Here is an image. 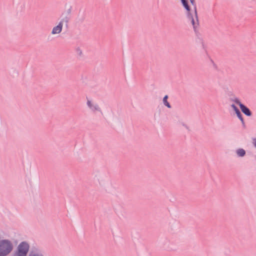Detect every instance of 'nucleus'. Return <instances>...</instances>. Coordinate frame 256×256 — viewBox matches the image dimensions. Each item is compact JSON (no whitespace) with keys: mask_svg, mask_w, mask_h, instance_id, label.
I'll return each instance as SVG.
<instances>
[{"mask_svg":"<svg viewBox=\"0 0 256 256\" xmlns=\"http://www.w3.org/2000/svg\"><path fill=\"white\" fill-rule=\"evenodd\" d=\"M12 244L7 240L0 241V256H5L12 250Z\"/></svg>","mask_w":256,"mask_h":256,"instance_id":"nucleus-1","label":"nucleus"},{"mask_svg":"<svg viewBox=\"0 0 256 256\" xmlns=\"http://www.w3.org/2000/svg\"><path fill=\"white\" fill-rule=\"evenodd\" d=\"M29 248V244L27 242H22L17 248V256H26Z\"/></svg>","mask_w":256,"mask_h":256,"instance_id":"nucleus-2","label":"nucleus"},{"mask_svg":"<svg viewBox=\"0 0 256 256\" xmlns=\"http://www.w3.org/2000/svg\"><path fill=\"white\" fill-rule=\"evenodd\" d=\"M183 6L186 8V10L188 11V17L190 18L191 20V22L192 24L193 25L194 28L195 29L196 27V23L195 22L194 19L192 17V14L190 13V8L188 4V2L187 0H180Z\"/></svg>","mask_w":256,"mask_h":256,"instance_id":"nucleus-3","label":"nucleus"},{"mask_svg":"<svg viewBox=\"0 0 256 256\" xmlns=\"http://www.w3.org/2000/svg\"><path fill=\"white\" fill-rule=\"evenodd\" d=\"M234 102L237 104L239 105L242 111L246 116H250L252 115V112L246 106L242 104L238 99H236Z\"/></svg>","mask_w":256,"mask_h":256,"instance_id":"nucleus-4","label":"nucleus"},{"mask_svg":"<svg viewBox=\"0 0 256 256\" xmlns=\"http://www.w3.org/2000/svg\"><path fill=\"white\" fill-rule=\"evenodd\" d=\"M62 22H59L58 24L54 26L52 30V34H60L62 30Z\"/></svg>","mask_w":256,"mask_h":256,"instance_id":"nucleus-5","label":"nucleus"},{"mask_svg":"<svg viewBox=\"0 0 256 256\" xmlns=\"http://www.w3.org/2000/svg\"><path fill=\"white\" fill-rule=\"evenodd\" d=\"M232 106L233 108L235 110L236 113L238 117V118L240 120V121L244 124V120L242 118V116L240 112V110L234 104H232Z\"/></svg>","mask_w":256,"mask_h":256,"instance_id":"nucleus-6","label":"nucleus"},{"mask_svg":"<svg viewBox=\"0 0 256 256\" xmlns=\"http://www.w3.org/2000/svg\"><path fill=\"white\" fill-rule=\"evenodd\" d=\"M190 3L194 6V13H195V16L196 21L197 22H198V14H197V11H196V4L195 3L194 0H190Z\"/></svg>","mask_w":256,"mask_h":256,"instance_id":"nucleus-7","label":"nucleus"},{"mask_svg":"<svg viewBox=\"0 0 256 256\" xmlns=\"http://www.w3.org/2000/svg\"><path fill=\"white\" fill-rule=\"evenodd\" d=\"M236 154L239 156H244L246 154V152L242 148H239L236 150Z\"/></svg>","mask_w":256,"mask_h":256,"instance_id":"nucleus-8","label":"nucleus"},{"mask_svg":"<svg viewBox=\"0 0 256 256\" xmlns=\"http://www.w3.org/2000/svg\"><path fill=\"white\" fill-rule=\"evenodd\" d=\"M168 98V96H165L163 98V102L165 106H166L168 108H170V105L167 100Z\"/></svg>","mask_w":256,"mask_h":256,"instance_id":"nucleus-9","label":"nucleus"},{"mask_svg":"<svg viewBox=\"0 0 256 256\" xmlns=\"http://www.w3.org/2000/svg\"><path fill=\"white\" fill-rule=\"evenodd\" d=\"M68 20H69L68 17L66 16L65 18H62L60 22H62V26H63V23L66 22L67 24L68 22Z\"/></svg>","mask_w":256,"mask_h":256,"instance_id":"nucleus-10","label":"nucleus"},{"mask_svg":"<svg viewBox=\"0 0 256 256\" xmlns=\"http://www.w3.org/2000/svg\"><path fill=\"white\" fill-rule=\"evenodd\" d=\"M93 111H96V110H100V108L98 105L96 104L94 106H93L92 107V108H91Z\"/></svg>","mask_w":256,"mask_h":256,"instance_id":"nucleus-11","label":"nucleus"},{"mask_svg":"<svg viewBox=\"0 0 256 256\" xmlns=\"http://www.w3.org/2000/svg\"><path fill=\"white\" fill-rule=\"evenodd\" d=\"M29 256H44L42 254L39 253H34L33 252H31Z\"/></svg>","mask_w":256,"mask_h":256,"instance_id":"nucleus-12","label":"nucleus"},{"mask_svg":"<svg viewBox=\"0 0 256 256\" xmlns=\"http://www.w3.org/2000/svg\"><path fill=\"white\" fill-rule=\"evenodd\" d=\"M87 104L90 108H92L93 106L90 100H88Z\"/></svg>","mask_w":256,"mask_h":256,"instance_id":"nucleus-13","label":"nucleus"},{"mask_svg":"<svg viewBox=\"0 0 256 256\" xmlns=\"http://www.w3.org/2000/svg\"><path fill=\"white\" fill-rule=\"evenodd\" d=\"M255 146H256V143H255Z\"/></svg>","mask_w":256,"mask_h":256,"instance_id":"nucleus-14","label":"nucleus"}]
</instances>
